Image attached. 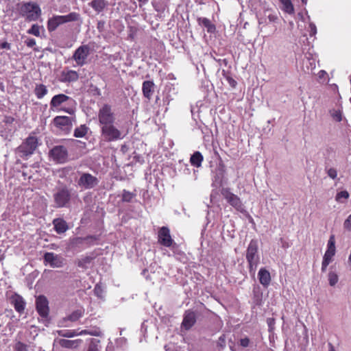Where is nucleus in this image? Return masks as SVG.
<instances>
[{"label":"nucleus","instance_id":"4c0bfd02","mask_svg":"<svg viewBox=\"0 0 351 351\" xmlns=\"http://www.w3.org/2000/svg\"><path fill=\"white\" fill-rule=\"evenodd\" d=\"M350 195L347 191H341L337 193L335 200L338 202H343V199H348Z\"/></svg>","mask_w":351,"mask_h":351},{"label":"nucleus","instance_id":"cd10ccee","mask_svg":"<svg viewBox=\"0 0 351 351\" xmlns=\"http://www.w3.org/2000/svg\"><path fill=\"white\" fill-rule=\"evenodd\" d=\"M198 23L199 25H203L208 33L215 32L216 28L215 25L211 23V21L207 18H199Z\"/></svg>","mask_w":351,"mask_h":351},{"label":"nucleus","instance_id":"8fccbe9b","mask_svg":"<svg viewBox=\"0 0 351 351\" xmlns=\"http://www.w3.org/2000/svg\"><path fill=\"white\" fill-rule=\"evenodd\" d=\"M14 118L11 116H6L4 119V123L6 124H12L14 121Z\"/></svg>","mask_w":351,"mask_h":351},{"label":"nucleus","instance_id":"3c124183","mask_svg":"<svg viewBox=\"0 0 351 351\" xmlns=\"http://www.w3.org/2000/svg\"><path fill=\"white\" fill-rule=\"evenodd\" d=\"M330 261L323 259L322 263V271L324 272L326 270L328 265L330 264Z\"/></svg>","mask_w":351,"mask_h":351},{"label":"nucleus","instance_id":"37998d69","mask_svg":"<svg viewBox=\"0 0 351 351\" xmlns=\"http://www.w3.org/2000/svg\"><path fill=\"white\" fill-rule=\"evenodd\" d=\"M343 228L347 230H351V214L345 220L343 223Z\"/></svg>","mask_w":351,"mask_h":351},{"label":"nucleus","instance_id":"a211bd4d","mask_svg":"<svg viewBox=\"0 0 351 351\" xmlns=\"http://www.w3.org/2000/svg\"><path fill=\"white\" fill-rule=\"evenodd\" d=\"M54 230L59 234L66 232L69 227L67 222L62 218H56L53 220Z\"/></svg>","mask_w":351,"mask_h":351},{"label":"nucleus","instance_id":"0eeeda50","mask_svg":"<svg viewBox=\"0 0 351 351\" xmlns=\"http://www.w3.org/2000/svg\"><path fill=\"white\" fill-rule=\"evenodd\" d=\"M49 157L59 164H63L68 161L69 153L66 147L63 145L54 146L49 153Z\"/></svg>","mask_w":351,"mask_h":351},{"label":"nucleus","instance_id":"052dcab7","mask_svg":"<svg viewBox=\"0 0 351 351\" xmlns=\"http://www.w3.org/2000/svg\"><path fill=\"white\" fill-rule=\"evenodd\" d=\"M329 346H330L329 351H335L334 349V347L332 346V345L331 343H329Z\"/></svg>","mask_w":351,"mask_h":351},{"label":"nucleus","instance_id":"58836bf2","mask_svg":"<svg viewBox=\"0 0 351 351\" xmlns=\"http://www.w3.org/2000/svg\"><path fill=\"white\" fill-rule=\"evenodd\" d=\"M339 278L335 272L330 271L328 274V281L330 286H335L338 282Z\"/></svg>","mask_w":351,"mask_h":351},{"label":"nucleus","instance_id":"c85d7f7f","mask_svg":"<svg viewBox=\"0 0 351 351\" xmlns=\"http://www.w3.org/2000/svg\"><path fill=\"white\" fill-rule=\"evenodd\" d=\"M48 93L47 86L43 84H36L34 88V94L39 99L43 98Z\"/></svg>","mask_w":351,"mask_h":351},{"label":"nucleus","instance_id":"aec40b11","mask_svg":"<svg viewBox=\"0 0 351 351\" xmlns=\"http://www.w3.org/2000/svg\"><path fill=\"white\" fill-rule=\"evenodd\" d=\"M258 278L260 283L264 287H267L271 280L269 271L265 267L260 269L258 273Z\"/></svg>","mask_w":351,"mask_h":351},{"label":"nucleus","instance_id":"ea45409f","mask_svg":"<svg viewBox=\"0 0 351 351\" xmlns=\"http://www.w3.org/2000/svg\"><path fill=\"white\" fill-rule=\"evenodd\" d=\"M40 27L38 25H33L32 27L28 30V33L30 34H33L36 36H40Z\"/></svg>","mask_w":351,"mask_h":351},{"label":"nucleus","instance_id":"6ab92c4d","mask_svg":"<svg viewBox=\"0 0 351 351\" xmlns=\"http://www.w3.org/2000/svg\"><path fill=\"white\" fill-rule=\"evenodd\" d=\"M335 254V236L331 235L329 238L328 242V247L326 251L323 259L328 261L330 262L332 261V257Z\"/></svg>","mask_w":351,"mask_h":351},{"label":"nucleus","instance_id":"de8ad7c7","mask_svg":"<svg viewBox=\"0 0 351 351\" xmlns=\"http://www.w3.org/2000/svg\"><path fill=\"white\" fill-rule=\"evenodd\" d=\"M250 344V339L247 337L243 338L240 340V345L243 347L246 348Z\"/></svg>","mask_w":351,"mask_h":351},{"label":"nucleus","instance_id":"1a4fd4ad","mask_svg":"<svg viewBox=\"0 0 351 351\" xmlns=\"http://www.w3.org/2000/svg\"><path fill=\"white\" fill-rule=\"evenodd\" d=\"M221 195L226 199V201L237 211L243 212L244 210L243 204L241 199L237 195L232 193L230 189H223L221 190Z\"/></svg>","mask_w":351,"mask_h":351},{"label":"nucleus","instance_id":"7c9ffc66","mask_svg":"<svg viewBox=\"0 0 351 351\" xmlns=\"http://www.w3.org/2000/svg\"><path fill=\"white\" fill-rule=\"evenodd\" d=\"M88 132V128L85 125H81L74 130V136L82 138L86 136Z\"/></svg>","mask_w":351,"mask_h":351},{"label":"nucleus","instance_id":"2f4dec72","mask_svg":"<svg viewBox=\"0 0 351 351\" xmlns=\"http://www.w3.org/2000/svg\"><path fill=\"white\" fill-rule=\"evenodd\" d=\"M282 4V9L285 12L289 14H293L294 8L290 0H281Z\"/></svg>","mask_w":351,"mask_h":351},{"label":"nucleus","instance_id":"c03bdc74","mask_svg":"<svg viewBox=\"0 0 351 351\" xmlns=\"http://www.w3.org/2000/svg\"><path fill=\"white\" fill-rule=\"evenodd\" d=\"M332 117L338 122H340L342 120V114L340 110H335L332 112Z\"/></svg>","mask_w":351,"mask_h":351},{"label":"nucleus","instance_id":"7ed1b4c3","mask_svg":"<svg viewBox=\"0 0 351 351\" xmlns=\"http://www.w3.org/2000/svg\"><path fill=\"white\" fill-rule=\"evenodd\" d=\"M71 191L66 186L58 188L53 194V200L57 208H63L67 206L71 201Z\"/></svg>","mask_w":351,"mask_h":351},{"label":"nucleus","instance_id":"49530a36","mask_svg":"<svg viewBox=\"0 0 351 351\" xmlns=\"http://www.w3.org/2000/svg\"><path fill=\"white\" fill-rule=\"evenodd\" d=\"M217 346L221 348H224L226 346V337L225 335H222L219 338L217 342Z\"/></svg>","mask_w":351,"mask_h":351},{"label":"nucleus","instance_id":"bf43d9fd","mask_svg":"<svg viewBox=\"0 0 351 351\" xmlns=\"http://www.w3.org/2000/svg\"><path fill=\"white\" fill-rule=\"evenodd\" d=\"M90 260H91V258H89V257H86V258L84 259V263H90Z\"/></svg>","mask_w":351,"mask_h":351},{"label":"nucleus","instance_id":"6e6d98bb","mask_svg":"<svg viewBox=\"0 0 351 351\" xmlns=\"http://www.w3.org/2000/svg\"><path fill=\"white\" fill-rule=\"evenodd\" d=\"M268 19H269V21L274 22L277 19V16L270 14V15H269Z\"/></svg>","mask_w":351,"mask_h":351},{"label":"nucleus","instance_id":"a18cd8bd","mask_svg":"<svg viewBox=\"0 0 351 351\" xmlns=\"http://www.w3.org/2000/svg\"><path fill=\"white\" fill-rule=\"evenodd\" d=\"M328 176L332 178L335 179L337 176V171L335 168H330L327 171Z\"/></svg>","mask_w":351,"mask_h":351},{"label":"nucleus","instance_id":"2eb2a0df","mask_svg":"<svg viewBox=\"0 0 351 351\" xmlns=\"http://www.w3.org/2000/svg\"><path fill=\"white\" fill-rule=\"evenodd\" d=\"M44 261L52 267H61L64 265V258L53 252H46L44 254Z\"/></svg>","mask_w":351,"mask_h":351},{"label":"nucleus","instance_id":"ddd939ff","mask_svg":"<svg viewBox=\"0 0 351 351\" xmlns=\"http://www.w3.org/2000/svg\"><path fill=\"white\" fill-rule=\"evenodd\" d=\"M91 48L88 45H82L78 47L73 55V58L78 64H86V59L90 54Z\"/></svg>","mask_w":351,"mask_h":351},{"label":"nucleus","instance_id":"412c9836","mask_svg":"<svg viewBox=\"0 0 351 351\" xmlns=\"http://www.w3.org/2000/svg\"><path fill=\"white\" fill-rule=\"evenodd\" d=\"M53 123L62 129L68 128L72 125V119L66 116H57L53 119Z\"/></svg>","mask_w":351,"mask_h":351},{"label":"nucleus","instance_id":"864d4df0","mask_svg":"<svg viewBox=\"0 0 351 351\" xmlns=\"http://www.w3.org/2000/svg\"><path fill=\"white\" fill-rule=\"evenodd\" d=\"M0 48L1 49H10V44L7 43V42L2 43L0 44Z\"/></svg>","mask_w":351,"mask_h":351},{"label":"nucleus","instance_id":"f3484780","mask_svg":"<svg viewBox=\"0 0 351 351\" xmlns=\"http://www.w3.org/2000/svg\"><path fill=\"white\" fill-rule=\"evenodd\" d=\"M10 304L14 306L15 311L21 314L25 308V302L23 297L17 293H14L10 298Z\"/></svg>","mask_w":351,"mask_h":351},{"label":"nucleus","instance_id":"39448f33","mask_svg":"<svg viewBox=\"0 0 351 351\" xmlns=\"http://www.w3.org/2000/svg\"><path fill=\"white\" fill-rule=\"evenodd\" d=\"M98 120L100 128L114 123L115 117L110 106L104 104L99 110Z\"/></svg>","mask_w":351,"mask_h":351},{"label":"nucleus","instance_id":"c756f323","mask_svg":"<svg viewBox=\"0 0 351 351\" xmlns=\"http://www.w3.org/2000/svg\"><path fill=\"white\" fill-rule=\"evenodd\" d=\"M169 0H162L159 2L153 1L152 5L154 10L158 13H163L167 8Z\"/></svg>","mask_w":351,"mask_h":351},{"label":"nucleus","instance_id":"4d7b16f0","mask_svg":"<svg viewBox=\"0 0 351 351\" xmlns=\"http://www.w3.org/2000/svg\"><path fill=\"white\" fill-rule=\"evenodd\" d=\"M88 351H98V349L95 346H90Z\"/></svg>","mask_w":351,"mask_h":351},{"label":"nucleus","instance_id":"bb28decb","mask_svg":"<svg viewBox=\"0 0 351 351\" xmlns=\"http://www.w3.org/2000/svg\"><path fill=\"white\" fill-rule=\"evenodd\" d=\"M203 160L204 157L202 154L198 151L195 152L190 158V162L191 165L195 167H201Z\"/></svg>","mask_w":351,"mask_h":351},{"label":"nucleus","instance_id":"72a5a7b5","mask_svg":"<svg viewBox=\"0 0 351 351\" xmlns=\"http://www.w3.org/2000/svg\"><path fill=\"white\" fill-rule=\"evenodd\" d=\"M223 75L232 88H235L237 82V81L230 75L229 72L226 70H223Z\"/></svg>","mask_w":351,"mask_h":351},{"label":"nucleus","instance_id":"5fc2aeb1","mask_svg":"<svg viewBox=\"0 0 351 351\" xmlns=\"http://www.w3.org/2000/svg\"><path fill=\"white\" fill-rule=\"evenodd\" d=\"M139 6L142 7L143 5L147 4L149 1V0H138Z\"/></svg>","mask_w":351,"mask_h":351},{"label":"nucleus","instance_id":"20e7f679","mask_svg":"<svg viewBox=\"0 0 351 351\" xmlns=\"http://www.w3.org/2000/svg\"><path fill=\"white\" fill-rule=\"evenodd\" d=\"M100 128L101 136L107 142L116 141L124 137L121 131L114 125V123Z\"/></svg>","mask_w":351,"mask_h":351},{"label":"nucleus","instance_id":"f8f14e48","mask_svg":"<svg viewBox=\"0 0 351 351\" xmlns=\"http://www.w3.org/2000/svg\"><path fill=\"white\" fill-rule=\"evenodd\" d=\"M36 309L40 317L43 318L48 317L49 313V302L45 295H40L36 298Z\"/></svg>","mask_w":351,"mask_h":351},{"label":"nucleus","instance_id":"f03ea898","mask_svg":"<svg viewBox=\"0 0 351 351\" xmlns=\"http://www.w3.org/2000/svg\"><path fill=\"white\" fill-rule=\"evenodd\" d=\"M80 19V14L76 12H71L67 15H56L49 19L47 29L49 32L55 31L58 26L68 22L76 21Z\"/></svg>","mask_w":351,"mask_h":351},{"label":"nucleus","instance_id":"f257e3e1","mask_svg":"<svg viewBox=\"0 0 351 351\" xmlns=\"http://www.w3.org/2000/svg\"><path fill=\"white\" fill-rule=\"evenodd\" d=\"M258 252V241L256 239H252L247 246L245 257L248 263L249 272L253 276L255 275L258 265L260 263Z\"/></svg>","mask_w":351,"mask_h":351},{"label":"nucleus","instance_id":"9b49d317","mask_svg":"<svg viewBox=\"0 0 351 351\" xmlns=\"http://www.w3.org/2000/svg\"><path fill=\"white\" fill-rule=\"evenodd\" d=\"M158 241L160 245L167 247L172 246L173 243L175 244L168 227L162 226L159 228L158 232Z\"/></svg>","mask_w":351,"mask_h":351},{"label":"nucleus","instance_id":"a878e982","mask_svg":"<svg viewBox=\"0 0 351 351\" xmlns=\"http://www.w3.org/2000/svg\"><path fill=\"white\" fill-rule=\"evenodd\" d=\"M84 315V309L83 308H78L77 310L73 311L71 314L67 315L65 318V321H70L71 322H75L78 321L81 317H82Z\"/></svg>","mask_w":351,"mask_h":351},{"label":"nucleus","instance_id":"09e8293b","mask_svg":"<svg viewBox=\"0 0 351 351\" xmlns=\"http://www.w3.org/2000/svg\"><path fill=\"white\" fill-rule=\"evenodd\" d=\"M25 43L28 47H32L36 45V40L34 38H28L25 40Z\"/></svg>","mask_w":351,"mask_h":351},{"label":"nucleus","instance_id":"79ce46f5","mask_svg":"<svg viewBox=\"0 0 351 351\" xmlns=\"http://www.w3.org/2000/svg\"><path fill=\"white\" fill-rule=\"evenodd\" d=\"M317 34V27L316 25L310 22L309 23V34L311 36H314Z\"/></svg>","mask_w":351,"mask_h":351},{"label":"nucleus","instance_id":"13d9d810","mask_svg":"<svg viewBox=\"0 0 351 351\" xmlns=\"http://www.w3.org/2000/svg\"><path fill=\"white\" fill-rule=\"evenodd\" d=\"M84 240V239L81 238V237H77L75 239V241L76 243H82V241Z\"/></svg>","mask_w":351,"mask_h":351},{"label":"nucleus","instance_id":"dca6fc26","mask_svg":"<svg viewBox=\"0 0 351 351\" xmlns=\"http://www.w3.org/2000/svg\"><path fill=\"white\" fill-rule=\"evenodd\" d=\"M79 75L77 72L72 70L64 69L58 75V80L61 82L70 83L78 80Z\"/></svg>","mask_w":351,"mask_h":351},{"label":"nucleus","instance_id":"5701e85b","mask_svg":"<svg viewBox=\"0 0 351 351\" xmlns=\"http://www.w3.org/2000/svg\"><path fill=\"white\" fill-rule=\"evenodd\" d=\"M82 343V340L80 339L75 340H69L61 339L58 341V344L64 348L73 349L77 348Z\"/></svg>","mask_w":351,"mask_h":351},{"label":"nucleus","instance_id":"9d476101","mask_svg":"<svg viewBox=\"0 0 351 351\" xmlns=\"http://www.w3.org/2000/svg\"><path fill=\"white\" fill-rule=\"evenodd\" d=\"M38 146V138L35 136L29 135L19 147V150L24 156H29L34 153Z\"/></svg>","mask_w":351,"mask_h":351},{"label":"nucleus","instance_id":"6e6552de","mask_svg":"<svg viewBox=\"0 0 351 351\" xmlns=\"http://www.w3.org/2000/svg\"><path fill=\"white\" fill-rule=\"evenodd\" d=\"M78 173L80 176L77 181V184L82 189H90L98 184L99 180L97 177L89 173Z\"/></svg>","mask_w":351,"mask_h":351},{"label":"nucleus","instance_id":"a19ab883","mask_svg":"<svg viewBox=\"0 0 351 351\" xmlns=\"http://www.w3.org/2000/svg\"><path fill=\"white\" fill-rule=\"evenodd\" d=\"M14 350L15 351H27V345L21 341H18L15 344Z\"/></svg>","mask_w":351,"mask_h":351},{"label":"nucleus","instance_id":"680f3d73","mask_svg":"<svg viewBox=\"0 0 351 351\" xmlns=\"http://www.w3.org/2000/svg\"><path fill=\"white\" fill-rule=\"evenodd\" d=\"M77 265H78L79 267H83V263H82V261H79V262H78Z\"/></svg>","mask_w":351,"mask_h":351},{"label":"nucleus","instance_id":"e433bc0d","mask_svg":"<svg viewBox=\"0 0 351 351\" xmlns=\"http://www.w3.org/2000/svg\"><path fill=\"white\" fill-rule=\"evenodd\" d=\"M136 196V194L130 192L125 189L123 190L122 193V201L124 202H130L132 199Z\"/></svg>","mask_w":351,"mask_h":351},{"label":"nucleus","instance_id":"c9c22d12","mask_svg":"<svg viewBox=\"0 0 351 351\" xmlns=\"http://www.w3.org/2000/svg\"><path fill=\"white\" fill-rule=\"evenodd\" d=\"M317 80L321 84L327 83L329 80L328 74L324 70L319 71L317 73Z\"/></svg>","mask_w":351,"mask_h":351},{"label":"nucleus","instance_id":"423d86ee","mask_svg":"<svg viewBox=\"0 0 351 351\" xmlns=\"http://www.w3.org/2000/svg\"><path fill=\"white\" fill-rule=\"evenodd\" d=\"M20 12L29 21H36L40 16L41 10L39 6L33 3L23 4L20 8Z\"/></svg>","mask_w":351,"mask_h":351},{"label":"nucleus","instance_id":"e2e57ef3","mask_svg":"<svg viewBox=\"0 0 351 351\" xmlns=\"http://www.w3.org/2000/svg\"><path fill=\"white\" fill-rule=\"evenodd\" d=\"M299 16H300L302 20L304 21V19L303 18V16L301 14H299Z\"/></svg>","mask_w":351,"mask_h":351},{"label":"nucleus","instance_id":"603ef678","mask_svg":"<svg viewBox=\"0 0 351 351\" xmlns=\"http://www.w3.org/2000/svg\"><path fill=\"white\" fill-rule=\"evenodd\" d=\"M60 110L64 111V112L69 113V114H73L75 112V110L73 108H62Z\"/></svg>","mask_w":351,"mask_h":351},{"label":"nucleus","instance_id":"b1692460","mask_svg":"<svg viewBox=\"0 0 351 351\" xmlns=\"http://www.w3.org/2000/svg\"><path fill=\"white\" fill-rule=\"evenodd\" d=\"M154 84L152 81H145L143 83L142 91L143 96L147 99H150L154 93Z\"/></svg>","mask_w":351,"mask_h":351},{"label":"nucleus","instance_id":"4be33fe9","mask_svg":"<svg viewBox=\"0 0 351 351\" xmlns=\"http://www.w3.org/2000/svg\"><path fill=\"white\" fill-rule=\"evenodd\" d=\"M69 99L70 97L64 94H58L54 95L50 101L51 108H58L62 104L67 101Z\"/></svg>","mask_w":351,"mask_h":351},{"label":"nucleus","instance_id":"f704fd0d","mask_svg":"<svg viewBox=\"0 0 351 351\" xmlns=\"http://www.w3.org/2000/svg\"><path fill=\"white\" fill-rule=\"evenodd\" d=\"M78 335H89L91 336L99 337L101 332L99 328H95L94 330H82L80 332H77Z\"/></svg>","mask_w":351,"mask_h":351},{"label":"nucleus","instance_id":"393cba45","mask_svg":"<svg viewBox=\"0 0 351 351\" xmlns=\"http://www.w3.org/2000/svg\"><path fill=\"white\" fill-rule=\"evenodd\" d=\"M89 5L99 14L108 5V2L106 0H92Z\"/></svg>","mask_w":351,"mask_h":351},{"label":"nucleus","instance_id":"4468645a","mask_svg":"<svg viewBox=\"0 0 351 351\" xmlns=\"http://www.w3.org/2000/svg\"><path fill=\"white\" fill-rule=\"evenodd\" d=\"M196 321L195 313L192 310H186L183 316L182 327L184 330H189L195 324Z\"/></svg>","mask_w":351,"mask_h":351},{"label":"nucleus","instance_id":"473e14b6","mask_svg":"<svg viewBox=\"0 0 351 351\" xmlns=\"http://www.w3.org/2000/svg\"><path fill=\"white\" fill-rule=\"evenodd\" d=\"M58 335L63 337H73L77 336L78 334L75 330H62L58 332Z\"/></svg>","mask_w":351,"mask_h":351}]
</instances>
